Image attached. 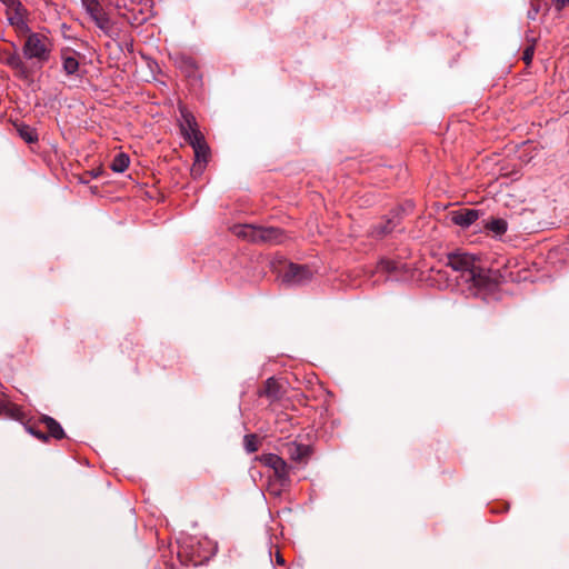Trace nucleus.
Segmentation results:
<instances>
[{
  "mask_svg": "<svg viewBox=\"0 0 569 569\" xmlns=\"http://www.w3.org/2000/svg\"><path fill=\"white\" fill-rule=\"evenodd\" d=\"M555 6L558 10H561L565 7L569 6V0H556Z\"/></svg>",
  "mask_w": 569,
  "mask_h": 569,
  "instance_id": "obj_22",
  "label": "nucleus"
},
{
  "mask_svg": "<svg viewBox=\"0 0 569 569\" xmlns=\"http://www.w3.org/2000/svg\"><path fill=\"white\" fill-rule=\"evenodd\" d=\"M244 443H246L247 451L254 452V451L258 450L254 436H252V435L246 436L244 437Z\"/></svg>",
  "mask_w": 569,
  "mask_h": 569,
  "instance_id": "obj_20",
  "label": "nucleus"
},
{
  "mask_svg": "<svg viewBox=\"0 0 569 569\" xmlns=\"http://www.w3.org/2000/svg\"><path fill=\"white\" fill-rule=\"evenodd\" d=\"M483 228L492 236L501 237L508 230V222L502 218H490L483 223Z\"/></svg>",
  "mask_w": 569,
  "mask_h": 569,
  "instance_id": "obj_13",
  "label": "nucleus"
},
{
  "mask_svg": "<svg viewBox=\"0 0 569 569\" xmlns=\"http://www.w3.org/2000/svg\"><path fill=\"white\" fill-rule=\"evenodd\" d=\"M261 395H264L266 397L270 398L271 400H276L280 396V386L277 382L276 379L269 378L266 381L264 389L261 392Z\"/></svg>",
  "mask_w": 569,
  "mask_h": 569,
  "instance_id": "obj_17",
  "label": "nucleus"
},
{
  "mask_svg": "<svg viewBox=\"0 0 569 569\" xmlns=\"http://www.w3.org/2000/svg\"><path fill=\"white\" fill-rule=\"evenodd\" d=\"M237 236L252 242L280 243L283 234L280 229L273 227H260L253 224H241L234 228Z\"/></svg>",
  "mask_w": 569,
  "mask_h": 569,
  "instance_id": "obj_3",
  "label": "nucleus"
},
{
  "mask_svg": "<svg viewBox=\"0 0 569 569\" xmlns=\"http://www.w3.org/2000/svg\"><path fill=\"white\" fill-rule=\"evenodd\" d=\"M448 266L453 270L461 272L465 282L470 283L475 289V295L490 292L497 288V281L491 271L479 266L476 256L457 252L448 256Z\"/></svg>",
  "mask_w": 569,
  "mask_h": 569,
  "instance_id": "obj_1",
  "label": "nucleus"
},
{
  "mask_svg": "<svg viewBox=\"0 0 569 569\" xmlns=\"http://www.w3.org/2000/svg\"><path fill=\"white\" fill-rule=\"evenodd\" d=\"M41 422L44 425L51 437L56 439H62L64 437L62 427L53 418L46 416L42 418Z\"/></svg>",
  "mask_w": 569,
  "mask_h": 569,
  "instance_id": "obj_15",
  "label": "nucleus"
},
{
  "mask_svg": "<svg viewBox=\"0 0 569 569\" xmlns=\"http://www.w3.org/2000/svg\"><path fill=\"white\" fill-rule=\"evenodd\" d=\"M6 7L7 19L17 33L22 34L30 31L28 24L29 12L19 0H0Z\"/></svg>",
  "mask_w": 569,
  "mask_h": 569,
  "instance_id": "obj_4",
  "label": "nucleus"
},
{
  "mask_svg": "<svg viewBox=\"0 0 569 569\" xmlns=\"http://www.w3.org/2000/svg\"><path fill=\"white\" fill-rule=\"evenodd\" d=\"M393 229V227H386L382 232L383 233H387V232H390L391 230Z\"/></svg>",
  "mask_w": 569,
  "mask_h": 569,
  "instance_id": "obj_25",
  "label": "nucleus"
},
{
  "mask_svg": "<svg viewBox=\"0 0 569 569\" xmlns=\"http://www.w3.org/2000/svg\"><path fill=\"white\" fill-rule=\"evenodd\" d=\"M479 217V210L469 208L458 209L450 213L451 221L461 228L470 227Z\"/></svg>",
  "mask_w": 569,
  "mask_h": 569,
  "instance_id": "obj_12",
  "label": "nucleus"
},
{
  "mask_svg": "<svg viewBox=\"0 0 569 569\" xmlns=\"http://www.w3.org/2000/svg\"><path fill=\"white\" fill-rule=\"evenodd\" d=\"M63 70L67 74H74L79 69V62L74 57H64L63 58Z\"/></svg>",
  "mask_w": 569,
  "mask_h": 569,
  "instance_id": "obj_19",
  "label": "nucleus"
},
{
  "mask_svg": "<svg viewBox=\"0 0 569 569\" xmlns=\"http://www.w3.org/2000/svg\"><path fill=\"white\" fill-rule=\"evenodd\" d=\"M22 46V53L27 60L42 67L47 63L53 51V43L49 37L40 32H27Z\"/></svg>",
  "mask_w": 569,
  "mask_h": 569,
  "instance_id": "obj_2",
  "label": "nucleus"
},
{
  "mask_svg": "<svg viewBox=\"0 0 569 569\" xmlns=\"http://www.w3.org/2000/svg\"><path fill=\"white\" fill-rule=\"evenodd\" d=\"M533 53H535V47L533 44L527 47L523 51V54H522V60L525 61V63L527 66H529L533 59Z\"/></svg>",
  "mask_w": 569,
  "mask_h": 569,
  "instance_id": "obj_21",
  "label": "nucleus"
},
{
  "mask_svg": "<svg viewBox=\"0 0 569 569\" xmlns=\"http://www.w3.org/2000/svg\"><path fill=\"white\" fill-rule=\"evenodd\" d=\"M287 452H288L290 459H292L295 461H301L308 456L309 448H308V446H305V445L291 442L287 446Z\"/></svg>",
  "mask_w": 569,
  "mask_h": 569,
  "instance_id": "obj_14",
  "label": "nucleus"
},
{
  "mask_svg": "<svg viewBox=\"0 0 569 569\" xmlns=\"http://www.w3.org/2000/svg\"><path fill=\"white\" fill-rule=\"evenodd\" d=\"M130 163V158L127 153H118L110 163V168L113 172L122 173L127 170Z\"/></svg>",
  "mask_w": 569,
  "mask_h": 569,
  "instance_id": "obj_16",
  "label": "nucleus"
},
{
  "mask_svg": "<svg viewBox=\"0 0 569 569\" xmlns=\"http://www.w3.org/2000/svg\"><path fill=\"white\" fill-rule=\"evenodd\" d=\"M180 130L187 142H202L204 137L198 129L196 119L184 107H180Z\"/></svg>",
  "mask_w": 569,
  "mask_h": 569,
  "instance_id": "obj_6",
  "label": "nucleus"
},
{
  "mask_svg": "<svg viewBox=\"0 0 569 569\" xmlns=\"http://www.w3.org/2000/svg\"><path fill=\"white\" fill-rule=\"evenodd\" d=\"M1 62L8 66L14 76L21 80H30L31 72L20 54L14 51L3 50L0 52Z\"/></svg>",
  "mask_w": 569,
  "mask_h": 569,
  "instance_id": "obj_8",
  "label": "nucleus"
},
{
  "mask_svg": "<svg viewBox=\"0 0 569 569\" xmlns=\"http://www.w3.org/2000/svg\"><path fill=\"white\" fill-rule=\"evenodd\" d=\"M282 282L289 286H300L312 279L313 272L306 266L288 263L279 271Z\"/></svg>",
  "mask_w": 569,
  "mask_h": 569,
  "instance_id": "obj_5",
  "label": "nucleus"
},
{
  "mask_svg": "<svg viewBox=\"0 0 569 569\" xmlns=\"http://www.w3.org/2000/svg\"><path fill=\"white\" fill-rule=\"evenodd\" d=\"M8 411L11 417H16L19 413V409L14 406H10Z\"/></svg>",
  "mask_w": 569,
  "mask_h": 569,
  "instance_id": "obj_23",
  "label": "nucleus"
},
{
  "mask_svg": "<svg viewBox=\"0 0 569 569\" xmlns=\"http://www.w3.org/2000/svg\"><path fill=\"white\" fill-rule=\"evenodd\" d=\"M261 461L264 466L271 468L274 471V476L281 486H286L288 483L290 467L281 457L274 453H269L262 456Z\"/></svg>",
  "mask_w": 569,
  "mask_h": 569,
  "instance_id": "obj_9",
  "label": "nucleus"
},
{
  "mask_svg": "<svg viewBox=\"0 0 569 569\" xmlns=\"http://www.w3.org/2000/svg\"><path fill=\"white\" fill-rule=\"evenodd\" d=\"M194 153V162L191 167V173L194 177H199L202 174L209 157H210V148L209 144H191Z\"/></svg>",
  "mask_w": 569,
  "mask_h": 569,
  "instance_id": "obj_11",
  "label": "nucleus"
},
{
  "mask_svg": "<svg viewBox=\"0 0 569 569\" xmlns=\"http://www.w3.org/2000/svg\"><path fill=\"white\" fill-rule=\"evenodd\" d=\"M278 562L282 563L283 562L282 558L278 557Z\"/></svg>",
  "mask_w": 569,
  "mask_h": 569,
  "instance_id": "obj_27",
  "label": "nucleus"
},
{
  "mask_svg": "<svg viewBox=\"0 0 569 569\" xmlns=\"http://www.w3.org/2000/svg\"><path fill=\"white\" fill-rule=\"evenodd\" d=\"M17 130L21 139L26 142H33L37 137L34 136V130L27 124H17Z\"/></svg>",
  "mask_w": 569,
  "mask_h": 569,
  "instance_id": "obj_18",
  "label": "nucleus"
},
{
  "mask_svg": "<svg viewBox=\"0 0 569 569\" xmlns=\"http://www.w3.org/2000/svg\"><path fill=\"white\" fill-rule=\"evenodd\" d=\"M117 7L120 16L129 22L139 21L137 13H144L148 10V0L143 4L137 3L136 0H117Z\"/></svg>",
  "mask_w": 569,
  "mask_h": 569,
  "instance_id": "obj_10",
  "label": "nucleus"
},
{
  "mask_svg": "<svg viewBox=\"0 0 569 569\" xmlns=\"http://www.w3.org/2000/svg\"><path fill=\"white\" fill-rule=\"evenodd\" d=\"M34 435H36L39 439H42V440L47 439V437H46L43 433H41V432H34Z\"/></svg>",
  "mask_w": 569,
  "mask_h": 569,
  "instance_id": "obj_24",
  "label": "nucleus"
},
{
  "mask_svg": "<svg viewBox=\"0 0 569 569\" xmlns=\"http://www.w3.org/2000/svg\"><path fill=\"white\" fill-rule=\"evenodd\" d=\"M91 174L93 178H97L100 174V171L99 170L92 171Z\"/></svg>",
  "mask_w": 569,
  "mask_h": 569,
  "instance_id": "obj_26",
  "label": "nucleus"
},
{
  "mask_svg": "<svg viewBox=\"0 0 569 569\" xmlns=\"http://www.w3.org/2000/svg\"><path fill=\"white\" fill-rule=\"evenodd\" d=\"M82 8L94 24L104 32L111 29V21L98 0H81Z\"/></svg>",
  "mask_w": 569,
  "mask_h": 569,
  "instance_id": "obj_7",
  "label": "nucleus"
}]
</instances>
